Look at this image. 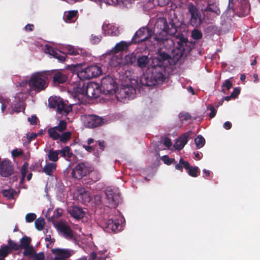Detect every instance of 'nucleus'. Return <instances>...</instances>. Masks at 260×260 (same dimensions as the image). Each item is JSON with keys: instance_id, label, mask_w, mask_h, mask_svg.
Returning a JSON list of instances; mask_svg holds the SVG:
<instances>
[{"instance_id": "18", "label": "nucleus", "mask_w": 260, "mask_h": 260, "mask_svg": "<svg viewBox=\"0 0 260 260\" xmlns=\"http://www.w3.org/2000/svg\"><path fill=\"white\" fill-rule=\"evenodd\" d=\"M54 103L53 106L56 107L57 112L60 114L67 115L72 110V107L66 104L61 98H56Z\"/></svg>"}, {"instance_id": "51", "label": "nucleus", "mask_w": 260, "mask_h": 260, "mask_svg": "<svg viewBox=\"0 0 260 260\" xmlns=\"http://www.w3.org/2000/svg\"><path fill=\"white\" fill-rule=\"evenodd\" d=\"M121 62V58L117 57V56L113 55L110 61V64L111 66L116 67Z\"/></svg>"}, {"instance_id": "50", "label": "nucleus", "mask_w": 260, "mask_h": 260, "mask_svg": "<svg viewBox=\"0 0 260 260\" xmlns=\"http://www.w3.org/2000/svg\"><path fill=\"white\" fill-rule=\"evenodd\" d=\"M202 33L198 29H193L191 32V37L195 40H199L202 38Z\"/></svg>"}, {"instance_id": "60", "label": "nucleus", "mask_w": 260, "mask_h": 260, "mask_svg": "<svg viewBox=\"0 0 260 260\" xmlns=\"http://www.w3.org/2000/svg\"><path fill=\"white\" fill-rule=\"evenodd\" d=\"M23 154V152L22 150H18L17 149L13 150L12 151V155L14 157H17Z\"/></svg>"}, {"instance_id": "37", "label": "nucleus", "mask_w": 260, "mask_h": 260, "mask_svg": "<svg viewBox=\"0 0 260 260\" xmlns=\"http://www.w3.org/2000/svg\"><path fill=\"white\" fill-rule=\"evenodd\" d=\"M23 249L24 250L23 252V255L24 256H29L30 258H32L36 252L32 246H29Z\"/></svg>"}, {"instance_id": "39", "label": "nucleus", "mask_w": 260, "mask_h": 260, "mask_svg": "<svg viewBox=\"0 0 260 260\" xmlns=\"http://www.w3.org/2000/svg\"><path fill=\"white\" fill-rule=\"evenodd\" d=\"M194 142L197 148L200 149L203 147L205 144V139L202 135H198L194 139Z\"/></svg>"}, {"instance_id": "32", "label": "nucleus", "mask_w": 260, "mask_h": 260, "mask_svg": "<svg viewBox=\"0 0 260 260\" xmlns=\"http://www.w3.org/2000/svg\"><path fill=\"white\" fill-rule=\"evenodd\" d=\"M189 167V163L184 160L182 158H181L179 160L178 164H176L175 168L176 170L180 171L181 172H183V168L185 170L187 169Z\"/></svg>"}, {"instance_id": "54", "label": "nucleus", "mask_w": 260, "mask_h": 260, "mask_svg": "<svg viewBox=\"0 0 260 260\" xmlns=\"http://www.w3.org/2000/svg\"><path fill=\"white\" fill-rule=\"evenodd\" d=\"M36 217L35 213H28L25 216V220L27 222H31L36 219Z\"/></svg>"}, {"instance_id": "8", "label": "nucleus", "mask_w": 260, "mask_h": 260, "mask_svg": "<svg viewBox=\"0 0 260 260\" xmlns=\"http://www.w3.org/2000/svg\"><path fill=\"white\" fill-rule=\"evenodd\" d=\"M85 125L88 128H95L104 124V119L95 114H86L84 115Z\"/></svg>"}, {"instance_id": "28", "label": "nucleus", "mask_w": 260, "mask_h": 260, "mask_svg": "<svg viewBox=\"0 0 260 260\" xmlns=\"http://www.w3.org/2000/svg\"><path fill=\"white\" fill-rule=\"evenodd\" d=\"M204 11L213 13L216 15H219L220 14V11L216 3H208Z\"/></svg>"}, {"instance_id": "26", "label": "nucleus", "mask_w": 260, "mask_h": 260, "mask_svg": "<svg viewBox=\"0 0 260 260\" xmlns=\"http://www.w3.org/2000/svg\"><path fill=\"white\" fill-rule=\"evenodd\" d=\"M175 43L173 39L167 38L162 41V47L161 48H164V50L172 53L174 50Z\"/></svg>"}, {"instance_id": "45", "label": "nucleus", "mask_w": 260, "mask_h": 260, "mask_svg": "<svg viewBox=\"0 0 260 260\" xmlns=\"http://www.w3.org/2000/svg\"><path fill=\"white\" fill-rule=\"evenodd\" d=\"M43 168L41 162L40 161L33 163L30 167L31 171L38 172H42Z\"/></svg>"}, {"instance_id": "22", "label": "nucleus", "mask_w": 260, "mask_h": 260, "mask_svg": "<svg viewBox=\"0 0 260 260\" xmlns=\"http://www.w3.org/2000/svg\"><path fill=\"white\" fill-rule=\"evenodd\" d=\"M58 229L66 239L73 238V231L68 225L63 223H60L58 225Z\"/></svg>"}, {"instance_id": "44", "label": "nucleus", "mask_w": 260, "mask_h": 260, "mask_svg": "<svg viewBox=\"0 0 260 260\" xmlns=\"http://www.w3.org/2000/svg\"><path fill=\"white\" fill-rule=\"evenodd\" d=\"M10 253H11L10 248L7 245L0 248V258H5Z\"/></svg>"}, {"instance_id": "49", "label": "nucleus", "mask_w": 260, "mask_h": 260, "mask_svg": "<svg viewBox=\"0 0 260 260\" xmlns=\"http://www.w3.org/2000/svg\"><path fill=\"white\" fill-rule=\"evenodd\" d=\"M77 11H69L68 14L66 15V19L67 21L72 22L73 19L76 17L77 15Z\"/></svg>"}, {"instance_id": "1", "label": "nucleus", "mask_w": 260, "mask_h": 260, "mask_svg": "<svg viewBox=\"0 0 260 260\" xmlns=\"http://www.w3.org/2000/svg\"><path fill=\"white\" fill-rule=\"evenodd\" d=\"M156 55V56L152 59L150 67L141 76L140 83L143 86H155L162 83L165 79L166 66L164 61L171 58L172 53L160 48Z\"/></svg>"}, {"instance_id": "29", "label": "nucleus", "mask_w": 260, "mask_h": 260, "mask_svg": "<svg viewBox=\"0 0 260 260\" xmlns=\"http://www.w3.org/2000/svg\"><path fill=\"white\" fill-rule=\"evenodd\" d=\"M68 53L71 55H76L81 54L84 55L85 51L82 49L75 48L74 46L69 45L67 47Z\"/></svg>"}, {"instance_id": "42", "label": "nucleus", "mask_w": 260, "mask_h": 260, "mask_svg": "<svg viewBox=\"0 0 260 260\" xmlns=\"http://www.w3.org/2000/svg\"><path fill=\"white\" fill-rule=\"evenodd\" d=\"M188 175L193 177H197L198 175V173L200 171V169L198 167H192L189 165V167L187 169Z\"/></svg>"}, {"instance_id": "5", "label": "nucleus", "mask_w": 260, "mask_h": 260, "mask_svg": "<svg viewBox=\"0 0 260 260\" xmlns=\"http://www.w3.org/2000/svg\"><path fill=\"white\" fill-rule=\"evenodd\" d=\"M91 165L87 161L78 164L73 169L71 172L72 177L77 179H81L92 171Z\"/></svg>"}, {"instance_id": "25", "label": "nucleus", "mask_w": 260, "mask_h": 260, "mask_svg": "<svg viewBox=\"0 0 260 260\" xmlns=\"http://www.w3.org/2000/svg\"><path fill=\"white\" fill-rule=\"evenodd\" d=\"M150 62V58L148 57L147 55H143L141 56H139L137 57L136 66L141 68L144 69L148 67V65Z\"/></svg>"}, {"instance_id": "46", "label": "nucleus", "mask_w": 260, "mask_h": 260, "mask_svg": "<svg viewBox=\"0 0 260 260\" xmlns=\"http://www.w3.org/2000/svg\"><path fill=\"white\" fill-rule=\"evenodd\" d=\"M35 224L38 230L42 231L44 228L45 220L43 218H39L36 220Z\"/></svg>"}, {"instance_id": "58", "label": "nucleus", "mask_w": 260, "mask_h": 260, "mask_svg": "<svg viewBox=\"0 0 260 260\" xmlns=\"http://www.w3.org/2000/svg\"><path fill=\"white\" fill-rule=\"evenodd\" d=\"M102 38V37L101 35L96 36L92 34L91 36V42L92 44H98L101 41Z\"/></svg>"}, {"instance_id": "9", "label": "nucleus", "mask_w": 260, "mask_h": 260, "mask_svg": "<svg viewBox=\"0 0 260 260\" xmlns=\"http://www.w3.org/2000/svg\"><path fill=\"white\" fill-rule=\"evenodd\" d=\"M151 30L147 27L140 28L135 34L131 42L134 44H139L145 42L151 38Z\"/></svg>"}, {"instance_id": "21", "label": "nucleus", "mask_w": 260, "mask_h": 260, "mask_svg": "<svg viewBox=\"0 0 260 260\" xmlns=\"http://www.w3.org/2000/svg\"><path fill=\"white\" fill-rule=\"evenodd\" d=\"M47 51L49 54L57 59L59 62H63L66 59V54L58 50H55L51 47L47 46Z\"/></svg>"}, {"instance_id": "59", "label": "nucleus", "mask_w": 260, "mask_h": 260, "mask_svg": "<svg viewBox=\"0 0 260 260\" xmlns=\"http://www.w3.org/2000/svg\"><path fill=\"white\" fill-rule=\"evenodd\" d=\"M179 118L181 120H187L191 118L190 115L188 113H181L179 114Z\"/></svg>"}, {"instance_id": "10", "label": "nucleus", "mask_w": 260, "mask_h": 260, "mask_svg": "<svg viewBox=\"0 0 260 260\" xmlns=\"http://www.w3.org/2000/svg\"><path fill=\"white\" fill-rule=\"evenodd\" d=\"M102 227L104 230L108 233H117L121 230L122 226L118 219H109L103 223Z\"/></svg>"}, {"instance_id": "33", "label": "nucleus", "mask_w": 260, "mask_h": 260, "mask_svg": "<svg viewBox=\"0 0 260 260\" xmlns=\"http://www.w3.org/2000/svg\"><path fill=\"white\" fill-rule=\"evenodd\" d=\"M137 57L136 55L132 53L126 55L124 57L125 63L128 65H133L136 63Z\"/></svg>"}, {"instance_id": "6", "label": "nucleus", "mask_w": 260, "mask_h": 260, "mask_svg": "<svg viewBox=\"0 0 260 260\" xmlns=\"http://www.w3.org/2000/svg\"><path fill=\"white\" fill-rule=\"evenodd\" d=\"M100 88L103 94L105 95L113 94L117 88V84L114 79L110 76L103 78L101 82Z\"/></svg>"}, {"instance_id": "52", "label": "nucleus", "mask_w": 260, "mask_h": 260, "mask_svg": "<svg viewBox=\"0 0 260 260\" xmlns=\"http://www.w3.org/2000/svg\"><path fill=\"white\" fill-rule=\"evenodd\" d=\"M86 90V86H82L81 88L78 87L76 91V96H78L79 98L80 95L82 96H86V94L85 93Z\"/></svg>"}, {"instance_id": "61", "label": "nucleus", "mask_w": 260, "mask_h": 260, "mask_svg": "<svg viewBox=\"0 0 260 260\" xmlns=\"http://www.w3.org/2000/svg\"><path fill=\"white\" fill-rule=\"evenodd\" d=\"M28 163L27 162H25L21 168L20 172L26 174L28 171Z\"/></svg>"}, {"instance_id": "56", "label": "nucleus", "mask_w": 260, "mask_h": 260, "mask_svg": "<svg viewBox=\"0 0 260 260\" xmlns=\"http://www.w3.org/2000/svg\"><path fill=\"white\" fill-rule=\"evenodd\" d=\"M32 257L33 260H45V255L43 252H40L38 253L36 252Z\"/></svg>"}, {"instance_id": "16", "label": "nucleus", "mask_w": 260, "mask_h": 260, "mask_svg": "<svg viewBox=\"0 0 260 260\" xmlns=\"http://www.w3.org/2000/svg\"><path fill=\"white\" fill-rule=\"evenodd\" d=\"M175 37L176 39H179V41L177 42L176 48L179 50L180 52H189L191 51V43L188 42L187 38H184L182 34H178Z\"/></svg>"}, {"instance_id": "40", "label": "nucleus", "mask_w": 260, "mask_h": 260, "mask_svg": "<svg viewBox=\"0 0 260 260\" xmlns=\"http://www.w3.org/2000/svg\"><path fill=\"white\" fill-rule=\"evenodd\" d=\"M52 128L55 129L59 133H62L67 128V123L64 120H60L58 125L54 126Z\"/></svg>"}, {"instance_id": "3", "label": "nucleus", "mask_w": 260, "mask_h": 260, "mask_svg": "<svg viewBox=\"0 0 260 260\" xmlns=\"http://www.w3.org/2000/svg\"><path fill=\"white\" fill-rule=\"evenodd\" d=\"M228 10H231L233 12L238 13L240 17H244L249 14L250 6L249 2L246 0H242L240 2L229 0Z\"/></svg>"}, {"instance_id": "64", "label": "nucleus", "mask_w": 260, "mask_h": 260, "mask_svg": "<svg viewBox=\"0 0 260 260\" xmlns=\"http://www.w3.org/2000/svg\"><path fill=\"white\" fill-rule=\"evenodd\" d=\"M37 117L36 115H32L30 117L28 118V121L31 125L37 124Z\"/></svg>"}, {"instance_id": "34", "label": "nucleus", "mask_w": 260, "mask_h": 260, "mask_svg": "<svg viewBox=\"0 0 260 260\" xmlns=\"http://www.w3.org/2000/svg\"><path fill=\"white\" fill-rule=\"evenodd\" d=\"M72 133L71 132L68 131L62 132L60 134V137L58 139L62 143H67L71 138Z\"/></svg>"}, {"instance_id": "7", "label": "nucleus", "mask_w": 260, "mask_h": 260, "mask_svg": "<svg viewBox=\"0 0 260 260\" xmlns=\"http://www.w3.org/2000/svg\"><path fill=\"white\" fill-rule=\"evenodd\" d=\"M188 12L190 15V24L196 27H199L202 23V15L197 6L190 3L188 5Z\"/></svg>"}, {"instance_id": "11", "label": "nucleus", "mask_w": 260, "mask_h": 260, "mask_svg": "<svg viewBox=\"0 0 260 260\" xmlns=\"http://www.w3.org/2000/svg\"><path fill=\"white\" fill-rule=\"evenodd\" d=\"M48 78H52L53 82L57 84H63L68 80V76L59 70L46 71Z\"/></svg>"}, {"instance_id": "2", "label": "nucleus", "mask_w": 260, "mask_h": 260, "mask_svg": "<svg viewBox=\"0 0 260 260\" xmlns=\"http://www.w3.org/2000/svg\"><path fill=\"white\" fill-rule=\"evenodd\" d=\"M48 79L46 71L37 72L31 75L27 83L32 91L39 92L45 90L48 86Z\"/></svg>"}, {"instance_id": "57", "label": "nucleus", "mask_w": 260, "mask_h": 260, "mask_svg": "<svg viewBox=\"0 0 260 260\" xmlns=\"http://www.w3.org/2000/svg\"><path fill=\"white\" fill-rule=\"evenodd\" d=\"M208 109H209L211 111L209 115L210 118H214L215 116L216 112H217V111L215 109V107L213 105H210L208 107Z\"/></svg>"}, {"instance_id": "62", "label": "nucleus", "mask_w": 260, "mask_h": 260, "mask_svg": "<svg viewBox=\"0 0 260 260\" xmlns=\"http://www.w3.org/2000/svg\"><path fill=\"white\" fill-rule=\"evenodd\" d=\"M240 92V90L238 87L234 88L233 92L231 93V96H232L233 99H235L237 96L239 94Z\"/></svg>"}, {"instance_id": "4", "label": "nucleus", "mask_w": 260, "mask_h": 260, "mask_svg": "<svg viewBox=\"0 0 260 260\" xmlns=\"http://www.w3.org/2000/svg\"><path fill=\"white\" fill-rule=\"evenodd\" d=\"M102 73L101 68L97 65H90L84 69L78 71L77 73L78 77L81 80H89L95 78Z\"/></svg>"}, {"instance_id": "30", "label": "nucleus", "mask_w": 260, "mask_h": 260, "mask_svg": "<svg viewBox=\"0 0 260 260\" xmlns=\"http://www.w3.org/2000/svg\"><path fill=\"white\" fill-rule=\"evenodd\" d=\"M58 150L59 154H60L61 156L64 157L67 160L70 158L73 155L71 148L69 146H66L62 149Z\"/></svg>"}, {"instance_id": "12", "label": "nucleus", "mask_w": 260, "mask_h": 260, "mask_svg": "<svg viewBox=\"0 0 260 260\" xmlns=\"http://www.w3.org/2000/svg\"><path fill=\"white\" fill-rule=\"evenodd\" d=\"M105 194L108 207L116 208L120 202L121 198L119 193H116L112 189H107Z\"/></svg>"}, {"instance_id": "13", "label": "nucleus", "mask_w": 260, "mask_h": 260, "mask_svg": "<svg viewBox=\"0 0 260 260\" xmlns=\"http://www.w3.org/2000/svg\"><path fill=\"white\" fill-rule=\"evenodd\" d=\"M194 133L191 131H188L181 135L174 143V148L178 151L182 150L187 144L188 139L193 137Z\"/></svg>"}, {"instance_id": "31", "label": "nucleus", "mask_w": 260, "mask_h": 260, "mask_svg": "<svg viewBox=\"0 0 260 260\" xmlns=\"http://www.w3.org/2000/svg\"><path fill=\"white\" fill-rule=\"evenodd\" d=\"M79 200H81L83 204H86L91 200V197L88 191H84L81 192L78 196Z\"/></svg>"}, {"instance_id": "63", "label": "nucleus", "mask_w": 260, "mask_h": 260, "mask_svg": "<svg viewBox=\"0 0 260 260\" xmlns=\"http://www.w3.org/2000/svg\"><path fill=\"white\" fill-rule=\"evenodd\" d=\"M38 136V134L35 133H32L30 135H27V138L28 142L29 143L32 140L35 139Z\"/></svg>"}, {"instance_id": "53", "label": "nucleus", "mask_w": 260, "mask_h": 260, "mask_svg": "<svg viewBox=\"0 0 260 260\" xmlns=\"http://www.w3.org/2000/svg\"><path fill=\"white\" fill-rule=\"evenodd\" d=\"M162 160L164 161V162L167 165H170L175 161L174 158H170L168 155L163 156Z\"/></svg>"}, {"instance_id": "47", "label": "nucleus", "mask_w": 260, "mask_h": 260, "mask_svg": "<svg viewBox=\"0 0 260 260\" xmlns=\"http://www.w3.org/2000/svg\"><path fill=\"white\" fill-rule=\"evenodd\" d=\"M89 260H111V259L110 257L108 256H98L95 252H92L90 254Z\"/></svg>"}, {"instance_id": "19", "label": "nucleus", "mask_w": 260, "mask_h": 260, "mask_svg": "<svg viewBox=\"0 0 260 260\" xmlns=\"http://www.w3.org/2000/svg\"><path fill=\"white\" fill-rule=\"evenodd\" d=\"M136 90L131 87H125L120 89L117 95V99H133L135 98Z\"/></svg>"}, {"instance_id": "35", "label": "nucleus", "mask_w": 260, "mask_h": 260, "mask_svg": "<svg viewBox=\"0 0 260 260\" xmlns=\"http://www.w3.org/2000/svg\"><path fill=\"white\" fill-rule=\"evenodd\" d=\"M58 150L50 149L48 151V157L49 160L56 162L58 160Z\"/></svg>"}, {"instance_id": "14", "label": "nucleus", "mask_w": 260, "mask_h": 260, "mask_svg": "<svg viewBox=\"0 0 260 260\" xmlns=\"http://www.w3.org/2000/svg\"><path fill=\"white\" fill-rule=\"evenodd\" d=\"M14 168L12 162L9 159H4L0 162V175L8 177L14 173Z\"/></svg>"}, {"instance_id": "24", "label": "nucleus", "mask_w": 260, "mask_h": 260, "mask_svg": "<svg viewBox=\"0 0 260 260\" xmlns=\"http://www.w3.org/2000/svg\"><path fill=\"white\" fill-rule=\"evenodd\" d=\"M103 29L105 34L110 36H118L120 34L118 28L111 24H106L103 26Z\"/></svg>"}, {"instance_id": "15", "label": "nucleus", "mask_w": 260, "mask_h": 260, "mask_svg": "<svg viewBox=\"0 0 260 260\" xmlns=\"http://www.w3.org/2000/svg\"><path fill=\"white\" fill-rule=\"evenodd\" d=\"M101 92L102 91L97 83H90L86 85L85 93L89 98L96 99L99 97Z\"/></svg>"}, {"instance_id": "38", "label": "nucleus", "mask_w": 260, "mask_h": 260, "mask_svg": "<svg viewBox=\"0 0 260 260\" xmlns=\"http://www.w3.org/2000/svg\"><path fill=\"white\" fill-rule=\"evenodd\" d=\"M48 133L50 138L53 140H58L60 137V134L52 127L48 129Z\"/></svg>"}, {"instance_id": "20", "label": "nucleus", "mask_w": 260, "mask_h": 260, "mask_svg": "<svg viewBox=\"0 0 260 260\" xmlns=\"http://www.w3.org/2000/svg\"><path fill=\"white\" fill-rule=\"evenodd\" d=\"M132 42H126L125 41H121L117 43L115 46L110 51L111 54H116L119 52H126L128 49V47L132 44Z\"/></svg>"}, {"instance_id": "17", "label": "nucleus", "mask_w": 260, "mask_h": 260, "mask_svg": "<svg viewBox=\"0 0 260 260\" xmlns=\"http://www.w3.org/2000/svg\"><path fill=\"white\" fill-rule=\"evenodd\" d=\"M179 27V24H176L175 20L170 19L169 22L165 20L163 21L162 31L167 35L173 36L176 34Z\"/></svg>"}, {"instance_id": "41", "label": "nucleus", "mask_w": 260, "mask_h": 260, "mask_svg": "<svg viewBox=\"0 0 260 260\" xmlns=\"http://www.w3.org/2000/svg\"><path fill=\"white\" fill-rule=\"evenodd\" d=\"M12 111L11 114L14 112L19 113L21 111L22 109V103L20 102H14L11 105Z\"/></svg>"}, {"instance_id": "27", "label": "nucleus", "mask_w": 260, "mask_h": 260, "mask_svg": "<svg viewBox=\"0 0 260 260\" xmlns=\"http://www.w3.org/2000/svg\"><path fill=\"white\" fill-rule=\"evenodd\" d=\"M57 165L53 162H48L43 168L42 172L48 176H52L53 173L56 170Z\"/></svg>"}, {"instance_id": "23", "label": "nucleus", "mask_w": 260, "mask_h": 260, "mask_svg": "<svg viewBox=\"0 0 260 260\" xmlns=\"http://www.w3.org/2000/svg\"><path fill=\"white\" fill-rule=\"evenodd\" d=\"M70 214L76 219H80L85 215L83 209L79 206H74L69 211Z\"/></svg>"}, {"instance_id": "36", "label": "nucleus", "mask_w": 260, "mask_h": 260, "mask_svg": "<svg viewBox=\"0 0 260 260\" xmlns=\"http://www.w3.org/2000/svg\"><path fill=\"white\" fill-rule=\"evenodd\" d=\"M31 241V239L30 237H28L26 236H24L20 239V246L21 249H23L24 248H26V247L30 246Z\"/></svg>"}, {"instance_id": "55", "label": "nucleus", "mask_w": 260, "mask_h": 260, "mask_svg": "<svg viewBox=\"0 0 260 260\" xmlns=\"http://www.w3.org/2000/svg\"><path fill=\"white\" fill-rule=\"evenodd\" d=\"M233 86V83L230 80L228 79L225 81V82L223 83L221 86L222 91L223 92L224 89L223 88H226L227 90H229Z\"/></svg>"}, {"instance_id": "48", "label": "nucleus", "mask_w": 260, "mask_h": 260, "mask_svg": "<svg viewBox=\"0 0 260 260\" xmlns=\"http://www.w3.org/2000/svg\"><path fill=\"white\" fill-rule=\"evenodd\" d=\"M15 191L13 189H4L2 191V194L9 199H13Z\"/></svg>"}, {"instance_id": "43", "label": "nucleus", "mask_w": 260, "mask_h": 260, "mask_svg": "<svg viewBox=\"0 0 260 260\" xmlns=\"http://www.w3.org/2000/svg\"><path fill=\"white\" fill-rule=\"evenodd\" d=\"M7 245L9 246V248H10L11 253L13 250L17 251L21 249L20 244L12 241L11 239H9L8 241V245Z\"/></svg>"}]
</instances>
